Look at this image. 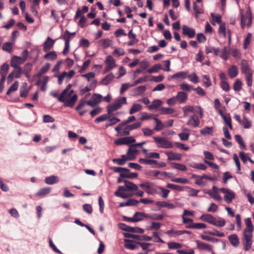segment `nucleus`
Listing matches in <instances>:
<instances>
[{
    "instance_id": "f257e3e1",
    "label": "nucleus",
    "mask_w": 254,
    "mask_h": 254,
    "mask_svg": "<svg viewBox=\"0 0 254 254\" xmlns=\"http://www.w3.org/2000/svg\"><path fill=\"white\" fill-rule=\"evenodd\" d=\"M117 182L118 183L123 182L125 185L118 187V190L115 192V195L116 196L120 197L123 198L130 197L132 196V194L126 193L125 191L138 190V186L131 182L127 180H123L121 178H119Z\"/></svg>"
},
{
    "instance_id": "f03ea898",
    "label": "nucleus",
    "mask_w": 254,
    "mask_h": 254,
    "mask_svg": "<svg viewBox=\"0 0 254 254\" xmlns=\"http://www.w3.org/2000/svg\"><path fill=\"white\" fill-rule=\"evenodd\" d=\"M246 225L243 232V244L245 251H249L252 247L253 243V232L254 226L250 218H247L245 220Z\"/></svg>"
},
{
    "instance_id": "7ed1b4c3",
    "label": "nucleus",
    "mask_w": 254,
    "mask_h": 254,
    "mask_svg": "<svg viewBox=\"0 0 254 254\" xmlns=\"http://www.w3.org/2000/svg\"><path fill=\"white\" fill-rule=\"evenodd\" d=\"M200 219L203 221L220 227H223L226 224L224 219L220 217L217 219L212 215L207 213L202 214L200 217Z\"/></svg>"
},
{
    "instance_id": "20e7f679",
    "label": "nucleus",
    "mask_w": 254,
    "mask_h": 254,
    "mask_svg": "<svg viewBox=\"0 0 254 254\" xmlns=\"http://www.w3.org/2000/svg\"><path fill=\"white\" fill-rule=\"evenodd\" d=\"M74 91L70 89L69 91L64 96V106L72 108L76 101L77 100L78 96L76 94H73Z\"/></svg>"
},
{
    "instance_id": "39448f33",
    "label": "nucleus",
    "mask_w": 254,
    "mask_h": 254,
    "mask_svg": "<svg viewBox=\"0 0 254 254\" xmlns=\"http://www.w3.org/2000/svg\"><path fill=\"white\" fill-rule=\"evenodd\" d=\"M127 104V98L125 97H121L115 101L112 104L109 105L107 108L108 115L111 114L113 112L121 108L123 104Z\"/></svg>"
},
{
    "instance_id": "423d86ee",
    "label": "nucleus",
    "mask_w": 254,
    "mask_h": 254,
    "mask_svg": "<svg viewBox=\"0 0 254 254\" xmlns=\"http://www.w3.org/2000/svg\"><path fill=\"white\" fill-rule=\"evenodd\" d=\"M153 139L159 147L171 148L173 146L172 143L165 137L154 136Z\"/></svg>"
},
{
    "instance_id": "0eeeda50",
    "label": "nucleus",
    "mask_w": 254,
    "mask_h": 254,
    "mask_svg": "<svg viewBox=\"0 0 254 254\" xmlns=\"http://www.w3.org/2000/svg\"><path fill=\"white\" fill-rule=\"evenodd\" d=\"M105 64V67L103 72L104 74L109 72L117 66L116 62L111 56H109L107 57Z\"/></svg>"
},
{
    "instance_id": "6e6552de",
    "label": "nucleus",
    "mask_w": 254,
    "mask_h": 254,
    "mask_svg": "<svg viewBox=\"0 0 254 254\" xmlns=\"http://www.w3.org/2000/svg\"><path fill=\"white\" fill-rule=\"evenodd\" d=\"M139 162L141 164L151 165L153 168H160L166 166L165 163L158 162L157 160H139Z\"/></svg>"
},
{
    "instance_id": "1a4fd4ad",
    "label": "nucleus",
    "mask_w": 254,
    "mask_h": 254,
    "mask_svg": "<svg viewBox=\"0 0 254 254\" xmlns=\"http://www.w3.org/2000/svg\"><path fill=\"white\" fill-rule=\"evenodd\" d=\"M219 190L223 193H225V195L224 196V199L227 203H230L232 200L235 198V193L231 190L222 188L219 189Z\"/></svg>"
},
{
    "instance_id": "9d476101",
    "label": "nucleus",
    "mask_w": 254,
    "mask_h": 254,
    "mask_svg": "<svg viewBox=\"0 0 254 254\" xmlns=\"http://www.w3.org/2000/svg\"><path fill=\"white\" fill-rule=\"evenodd\" d=\"M214 178L206 175L196 177L195 183L199 186H204L206 184L207 181H213Z\"/></svg>"
},
{
    "instance_id": "9b49d317",
    "label": "nucleus",
    "mask_w": 254,
    "mask_h": 254,
    "mask_svg": "<svg viewBox=\"0 0 254 254\" xmlns=\"http://www.w3.org/2000/svg\"><path fill=\"white\" fill-rule=\"evenodd\" d=\"M102 96L99 94L94 93L92 95L90 100L87 101V105L94 107L101 101Z\"/></svg>"
},
{
    "instance_id": "f8f14e48",
    "label": "nucleus",
    "mask_w": 254,
    "mask_h": 254,
    "mask_svg": "<svg viewBox=\"0 0 254 254\" xmlns=\"http://www.w3.org/2000/svg\"><path fill=\"white\" fill-rule=\"evenodd\" d=\"M247 19H249L247 25L248 27H249L252 24V17L251 12L249 11L247 12L246 15H245L243 14H241V26L242 28H244Z\"/></svg>"
},
{
    "instance_id": "ddd939ff",
    "label": "nucleus",
    "mask_w": 254,
    "mask_h": 254,
    "mask_svg": "<svg viewBox=\"0 0 254 254\" xmlns=\"http://www.w3.org/2000/svg\"><path fill=\"white\" fill-rule=\"evenodd\" d=\"M139 150L137 149L134 145H131L127 151L128 157L123 156L122 159H134L139 154Z\"/></svg>"
},
{
    "instance_id": "4468645a",
    "label": "nucleus",
    "mask_w": 254,
    "mask_h": 254,
    "mask_svg": "<svg viewBox=\"0 0 254 254\" xmlns=\"http://www.w3.org/2000/svg\"><path fill=\"white\" fill-rule=\"evenodd\" d=\"M124 236L125 238H130L138 241H148L152 240V238L151 237L147 236H139L129 233H125L124 234Z\"/></svg>"
},
{
    "instance_id": "2eb2a0df",
    "label": "nucleus",
    "mask_w": 254,
    "mask_h": 254,
    "mask_svg": "<svg viewBox=\"0 0 254 254\" xmlns=\"http://www.w3.org/2000/svg\"><path fill=\"white\" fill-rule=\"evenodd\" d=\"M183 34L188 36L189 38H192L195 36V31L193 28L184 25L182 26Z\"/></svg>"
},
{
    "instance_id": "dca6fc26",
    "label": "nucleus",
    "mask_w": 254,
    "mask_h": 254,
    "mask_svg": "<svg viewBox=\"0 0 254 254\" xmlns=\"http://www.w3.org/2000/svg\"><path fill=\"white\" fill-rule=\"evenodd\" d=\"M24 63L21 57L14 56L10 61V65L14 68L21 67L19 65Z\"/></svg>"
},
{
    "instance_id": "f3484780",
    "label": "nucleus",
    "mask_w": 254,
    "mask_h": 254,
    "mask_svg": "<svg viewBox=\"0 0 254 254\" xmlns=\"http://www.w3.org/2000/svg\"><path fill=\"white\" fill-rule=\"evenodd\" d=\"M55 41L48 37L43 44V51L47 52L50 50L53 47Z\"/></svg>"
},
{
    "instance_id": "a211bd4d",
    "label": "nucleus",
    "mask_w": 254,
    "mask_h": 254,
    "mask_svg": "<svg viewBox=\"0 0 254 254\" xmlns=\"http://www.w3.org/2000/svg\"><path fill=\"white\" fill-rule=\"evenodd\" d=\"M200 124L199 120L198 118V117L195 115H193L191 116L188 121L187 123V125L188 126H191L193 127H197L199 126Z\"/></svg>"
},
{
    "instance_id": "6ab92c4d",
    "label": "nucleus",
    "mask_w": 254,
    "mask_h": 254,
    "mask_svg": "<svg viewBox=\"0 0 254 254\" xmlns=\"http://www.w3.org/2000/svg\"><path fill=\"white\" fill-rule=\"evenodd\" d=\"M195 243L197 245V247L198 249L202 250L207 251L208 252L212 251V247L211 245L200 242L198 240H196Z\"/></svg>"
},
{
    "instance_id": "aec40b11",
    "label": "nucleus",
    "mask_w": 254,
    "mask_h": 254,
    "mask_svg": "<svg viewBox=\"0 0 254 254\" xmlns=\"http://www.w3.org/2000/svg\"><path fill=\"white\" fill-rule=\"evenodd\" d=\"M177 101L180 104H183L186 102L188 99V94L182 91L178 93L176 96Z\"/></svg>"
},
{
    "instance_id": "412c9836",
    "label": "nucleus",
    "mask_w": 254,
    "mask_h": 254,
    "mask_svg": "<svg viewBox=\"0 0 254 254\" xmlns=\"http://www.w3.org/2000/svg\"><path fill=\"white\" fill-rule=\"evenodd\" d=\"M228 239L231 244L234 247H237L240 244L239 239L238 236L234 234H232L228 237Z\"/></svg>"
},
{
    "instance_id": "4be33fe9",
    "label": "nucleus",
    "mask_w": 254,
    "mask_h": 254,
    "mask_svg": "<svg viewBox=\"0 0 254 254\" xmlns=\"http://www.w3.org/2000/svg\"><path fill=\"white\" fill-rule=\"evenodd\" d=\"M156 205L161 207H166L171 209L176 208V206L173 203L166 201H157Z\"/></svg>"
},
{
    "instance_id": "5701e85b",
    "label": "nucleus",
    "mask_w": 254,
    "mask_h": 254,
    "mask_svg": "<svg viewBox=\"0 0 254 254\" xmlns=\"http://www.w3.org/2000/svg\"><path fill=\"white\" fill-rule=\"evenodd\" d=\"M114 75L112 73H110L103 78L100 82V84L104 85H108L114 79Z\"/></svg>"
},
{
    "instance_id": "b1692460",
    "label": "nucleus",
    "mask_w": 254,
    "mask_h": 254,
    "mask_svg": "<svg viewBox=\"0 0 254 254\" xmlns=\"http://www.w3.org/2000/svg\"><path fill=\"white\" fill-rule=\"evenodd\" d=\"M241 70L242 73L245 74H248V73L253 72L252 70L249 67L247 62L246 60H243L242 61V67Z\"/></svg>"
},
{
    "instance_id": "393cba45",
    "label": "nucleus",
    "mask_w": 254,
    "mask_h": 254,
    "mask_svg": "<svg viewBox=\"0 0 254 254\" xmlns=\"http://www.w3.org/2000/svg\"><path fill=\"white\" fill-rule=\"evenodd\" d=\"M51 188L49 187H46L40 189L36 193V195L38 197H42L51 192Z\"/></svg>"
},
{
    "instance_id": "a878e982",
    "label": "nucleus",
    "mask_w": 254,
    "mask_h": 254,
    "mask_svg": "<svg viewBox=\"0 0 254 254\" xmlns=\"http://www.w3.org/2000/svg\"><path fill=\"white\" fill-rule=\"evenodd\" d=\"M136 222L143 220L145 218H148V214L144 212H136L133 215Z\"/></svg>"
},
{
    "instance_id": "bb28decb",
    "label": "nucleus",
    "mask_w": 254,
    "mask_h": 254,
    "mask_svg": "<svg viewBox=\"0 0 254 254\" xmlns=\"http://www.w3.org/2000/svg\"><path fill=\"white\" fill-rule=\"evenodd\" d=\"M238 70L237 67L233 65L230 67L228 69V74L230 78H233L237 76Z\"/></svg>"
},
{
    "instance_id": "cd10ccee",
    "label": "nucleus",
    "mask_w": 254,
    "mask_h": 254,
    "mask_svg": "<svg viewBox=\"0 0 254 254\" xmlns=\"http://www.w3.org/2000/svg\"><path fill=\"white\" fill-rule=\"evenodd\" d=\"M230 50L229 46L224 47L220 55V57L225 61L227 60L229 57Z\"/></svg>"
},
{
    "instance_id": "c85d7f7f",
    "label": "nucleus",
    "mask_w": 254,
    "mask_h": 254,
    "mask_svg": "<svg viewBox=\"0 0 254 254\" xmlns=\"http://www.w3.org/2000/svg\"><path fill=\"white\" fill-rule=\"evenodd\" d=\"M59 179L58 177L56 176H51L45 178V182L47 184L53 185L58 183Z\"/></svg>"
},
{
    "instance_id": "c756f323",
    "label": "nucleus",
    "mask_w": 254,
    "mask_h": 254,
    "mask_svg": "<svg viewBox=\"0 0 254 254\" xmlns=\"http://www.w3.org/2000/svg\"><path fill=\"white\" fill-rule=\"evenodd\" d=\"M212 190L213 193L211 197L215 200H216L218 201H222V197H221L218 192L219 189L216 186H213L212 187Z\"/></svg>"
},
{
    "instance_id": "7c9ffc66",
    "label": "nucleus",
    "mask_w": 254,
    "mask_h": 254,
    "mask_svg": "<svg viewBox=\"0 0 254 254\" xmlns=\"http://www.w3.org/2000/svg\"><path fill=\"white\" fill-rule=\"evenodd\" d=\"M112 41L109 39H103L99 40L98 43L103 47L104 49H107L111 46L112 44Z\"/></svg>"
},
{
    "instance_id": "2f4dec72",
    "label": "nucleus",
    "mask_w": 254,
    "mask_h": 254,
    "mask_svg": "<svg viewBox=\"0 0 254 254\" xmlns=\"http://www.w3.org/2000/svg\"><path fill=\"white\" fill-rule=\"evenodd\" d=\"M143 152L146 155V157L148 159H158L160 157L159 154L157 152H151L147 153V150L145 149H143Z\"/></svg>"
},
{
    "instance_id": "473e14b6",
    "label": "nucleus",
    "mask_w": 254,
    "mask_h": 254,
    "mask_svg": "<svg viewBox=\"0 0 254 254\" xmlns=\"http://www.w3.org/2000/svg\"><path fill=\"white\" fill-rule=\"evenodd\" d=\"M154 120L156 123V126L154 128L155 130L160 131L164 128L165 125L160 120H159L156 117L154 118Z\"/></svg>"
},
{
    "instance_id": "72a5a7b5",
    "label": "nucleus",
    "mask_w": 254,
    "mask_h": 254,
    "mask_svg": "<svg viewBox=\"0 0 254 254\" xmlns=\"http://www.w3.org/2000/svg\"><path fill=\"white\" fill-rule=\"evenodd\" d=\"M125 244L124 245L125 247L129 250H134L137 248V246L136 245L132 244L131 243L132 242V240L128 239H125Z\"/></svg>"
},
{
    "instance_id": "f704fd0d",
    "label": "nucleus",
    "mask_w": 254,
    "mask_h": 254,
    "mask_svg": "<svg viewBox=\"0 0 254 254\" xmlns=\"http://www.w3.org/2000/svg\"><path fill=\"white\" fill-rule=\"evenodd\" d=\"M50 64L47 63L44 66L41 67L38 73L36 74V76L38 77H41L43 74L46 73L49 69Z\"/></svg>"
},
{
    "instance_id": "c9c22d12",
    "label": "nucleus",
    "mask_w": 254,
    "mask_h": 254,
    "mask_svg": "<svg viewBox=\"0 0 254 254\" xmlns=\"http://www.w3.org/2000/svg\"><path fill=\"white\" fill-rule=\"evenodd\" d=\"M162 103V102L160 100H159V99L154 100L152 102V104L150 105H149L148 106V108L150 110H152L156 109V108H158L159 107H160Z\"/></svg>"
},
{
    "instance_id": "e433bc0d",
    "label": "nucleus",
    "mask_w": 254,
    "mask_h": 254,
    "mask_svg": "<svg viewBox=\"0 0 254 254\" xmlns=\"http://www.w3.org/2000/svg\"><path fill=\"white\" fill-rule=\"evenodd\" d=\"M71 84H69L67 85V86L66 87V88L62 91V93L59 97L58 100L60 102H64V96L66 95V94L69 91V90L70 89L71 87Z\"/></svg>"
},
{
    "instance_id": "4c0bfd02",
    "label": "nucleus",
    "mask_w": 254,
    "mask_h": 254,
    "mask_svg": "<svg viewBox=\"0 0 254 254\" xmlns=\"http://www.w3.org/2000/svg\"><path fill=\"white\" fill-rule=\"evenodd\" d=\"M242 85V82L239 79H237L233 84V89L236 92H239L241 90Z\"/></svg>"
},
{
    "instance_id": "58836bf2",
    "label": "nucleus",
    "mask_w": 254,
    "mask_h": 254,
    "mask_svg": "<svg viewBox=\"0 0 254 254\" xmlns=\"http://www.w3.org/2000/svg\"><path fill=\"white\" fill-rule=\"evenodd\" d=\"M123 229L128 232H136L141 234L143 233L144 231V230L141 228L138 227L133 228L129 226H127L126 228H123Z\"/></svg>"
},
{
    "instance_id": "ea45409f",
    "label": "nucleus",
    "mask_w": 254,
    "mask_h": 254,
    "mask_svg": "<svg viewBox=\"0 0 254 254\" xmlns=\"http://www.w3.org/2000/svg\"><path fill=\"white\" fill-rule=\"evenodd\" d=\"M57 58V55L55 51H51L44 56V58L47 60L54 61Z\"/></svg>"
},
{
    "instance_id": "a19ab883",
    "label": "nucleus",
    "mask_w": 254,
    "mask_h": 254,
    "mask_svg": "<svg viewBox=\"0 0 254 254\" xmlns=\"http://www.w3.org/2000/svg\"><path fill=\"white\" fill-rule=\"evenodd\" d=\"M183 111L184 117H186L189 113H194L195 112L194 107L189 105L184 107Z\"/></svg>"
},
{
    "instance_id": "79ce46f5",
    "label": "nucleus",
    "mask_w": 254,
    "mask_h": 254,
    "mask_svg": "<svg viewBox=\"0 0 254 254\" xmlns=\"http://www.w3.org/2000/svg\"><path fill=\"white\" fill-rule=\"evenodd\" d=\"M223 120L225 123L228 126L230 129H233L232 120L230 115L229 114H226V116L224 117Z\"/></svg>"
},
{
    "instance_id": "37998d69",
    "label": "nucleus",
    "mask_w": 254,
    "mask_h": 254,
    "mask_svg": "<svg viewBox=\"0 0 254 254\" xmlns=\"http://www.w3.org/2000/svg\"><path fill=\"white\" fill-rule=\"evenodd\" d=\"M146 89V87L144 85H141L138 86L137 88L133 89L135 95H139L144 93Z\"/></svg>"
},
{
    "instance_id": "c03bdc74",
    "label": "nucleus",
    "mask_w": 254,
    "mask_h": 254,
    "mask_svg": "<svg viewBox=\"0 0 254 254\" xmlns=\"http://www.w3.org/2000/svg\"><path fill=\"white\" fill-rule=\"evenodd\" d=\"M142 108V105L139 104H134L132 105V107L130 109L129 113L130 114H132L141 110Z\"/></svg>"
},
{
    "instance_id": "a18cd8bd",
    "label": "nucleus",
    "mask_w": 254,
    "mask_h": 254,
    "mask_svg": "<svg viewBox=\"0 0 254 254\" xmlns=\"http://www.w3.org/2000/svg\"><path fill=\"white\" fill-rule=\"evenodd\" d=\"M18 82L17 81H15L7 91L6 95H9L12 92L16 91L18 89Z\"/></svg>"
},
{
    "instance_id": "49530a36",
    "label": "nucleus",
    "mask_w": 254,
    "mask_h": 254,
    "mask_svg": "<svg viewBox=\"0 0 254 254\" xmlns=\"http://www.w3.org/2000/svg\"><path fill=\"white\" fill-rule=\"evenodd\" d=\"M108 120L110 122V123L106 125V127H107L109 126H112L120 121V120L119 118L116 117H112L111 114L109 115V118Z\"/></svg>"
},
{
    "instance_id": "de8ad7c7",
    "label": "nucleus",
    "mask_w": 254,
    "mask_h": 254,
    "mask_svg": "<svg viewBox=\"0 0 254 254\" xmlns=\"http://www.w3.org/2000/svg\"><path fill=\"white\" fill-rule=\"evenodd\" d=\"M206 227V225L202 223H196L192 224V225H189L188 226H187V228H193V229H203L205 228Z\"/></svg>"
},
{
    "instance_id": "09e8293b",
    "label": "nucleus",
    "mask_w": 254,
    "mask_h": 254,
    "mask_svg": "<svg viewBox=\"0 0 254 254\" xmlns=\"http://www.w3.org/2000/svg\"><path fill=\"white\" fill-rule=\"evenodd\" d=\"M188 72L186 71H181L177 72L172 76V78H182L185 79L187 77Z\"/></svg>"
},
{
    "instance_id": "8fccbe9b",
    "label": "nucleus",
    "mask_w": 254,
    "mask_h": 254,
    "mask_svg": "<svg viewBox=\"0 0 254 254\" xmlns=\"http://www.w3.org/2000/svg\"><path fill=\"white\" fill-rule=\"evenodd\" d=\"M148 218L152 220H160L164 218L163 215L157 213L148 214Z\"/></svg>"
},
{
    "instance_id": "3c124183",
    "label": "nucleus",
    "mask_w": 254,
    "mask_h": 254,
    "mask_svg": "<svg viewBox=\"0 0 254 254\" xmlns=\"http://www.w3.org/2000/svg\"><path fill=\"white\" fill-rule=\"evenodd\" d=\"M200 132L203 135L211 134L213 133V127H206L200 130Z\"/></svg>"
},
{
    "instance_id": "603ef678",
    "label": "nucleus",
    "mask_w": 254,
    "mask_h": 254,
    "mask_svg": "<svg viewBox=\"0 0 254 254\" xmlns=\"http://www.w3.org/2000/svg\"><path fill=\"white\" fill-rule=\"evenodd\" d=\"M161 114L168 115L172 114L175 112V110L171 108L162 107L160 108Z\"/></svg>"
},
{
    "instance_id": "864d4df0",
    "label": "nucleus",
    "mask_w": 254,
    "mask_h": 254,
    "mask_svg": "<svg viewBox=\"0 0 254 254\" xmlns=\"http://www.w3.org/2000/svg\"><path fill=\"white\" fill-rule=\"evenodd\" d=\"M252 39V34L251 33L248 34L247 37L245 38L244 41L243 48L245 50L247 49L249 46Z\"/></svg>"
},
{
    "instance_id": "5fc2aeb1",
    "label": "nucleus",
    "mask_w": 254,
    "mask_h": 254,
    "mask_svg": "<svg viewBox=\"0 0 254 254\" xmlns=\"http://www.w3.org/2000/svg\"><path fill=\"white\" fill-rule=\"evenodd\" d=\"M15 69L12 71L15 78H19L23 73L21 67L14 68Z\"/></svg>"
},
{
    "instance_id": "6e6d98bb",
    "label": "nucleus",
    "mask_w": 254,
    "mask_h": 254,
    "mask_svg": "<svg viewBox=\"0 0 254 254\" xmlns=\"http://www.w3.org/2000/svg\"><path fill=\"white\" fill-rule=\"evenodd\" d=\"M190 165L191 167L198 170H205L206 169V166L202 163H194L190 164Z\"/></svg>"
},
{
    "instance_id": "4d7b16f0",
    "label": "nucleus",
    "mask_w": 254,
    "mask_h": 254,
    "mask_svg": "<svg viewBox=\"0 0 254 254\" xmlns=\"http://www.w3.org/2000/svg\"><path fill=\"white\" fill-rule=\"evenodd\" d=\"M71 38L70 33L68 30H66L62 36V38L64 40L65 43H67V42L68 44L70 43V39Z\"/></svg>"
},
{
    "instance_id": "13d9d810",
    "label": "nucleus",
    "mask_w": 254,
    "mask_h": 254,
    "mask_svg": "<svg viewBox=\"0 0 254 254\" xmlns=\"http://www.w3.org/2000/svg\"><path fill=\"white\" fill-rule=\"evenodd\" d=\"M162 69V65L160 64H156L152 67L147 70V72L149 73L157 72L159 69Z\"/></svg>"
},
{
    "instance_id": "bf43d9fd",
    "label": "nucleus",
    "mask_w": 254,
    "mask_h": 254,
    "mask_svg": "<svg viewBox=\"0 0 254 254\" xmlns=\"http://www.w3.org/2000/svg\"><path fill=\"white\" fill-rule=\"evenodd\" d=\"M171 165L172 167L179 170L186 171L187 169L186 166L181 164L172 163Z\"/></svg>"
},
{
    "instance_id": "052dcab7",
    "label": "nucleus",
    "mask_w": 254,
    "mask_h": 254,
    "mask_svg": "<svg viewBox=\"0 0 254 254\" xmlns=\"http://www.w3.org/2000/svg\"><path fill=\"white\" fill-rule=\"evenodd\" d=\"M141 114H142V117H141L140 120L142 121L147 120H150V119L154 120V118H156L157 116V115L148 114L145 112L142 113Z\"/></svg>"
},
{
    "instance_id": "680f3d73",
    "label": "nucleus",
    "mask_w": 254,
    "mask_h": 254,
    "mask_svg": "<svg viewBox=\"0 0 254 254\" xmlns=\"http://www.w3.org/2000/svg\"><path fill=\"white\" fill-rule=\"evenodd\" d=\"M12 49V44L10 42H6L3 44L2 49L8 53H11Z\"/></svg>"
},
{
    "instance_id": "e2e57ef3",
    "label": "nucleus",
    "mask_w": 254,
    "mask_h": 254,
    "mask_svg": "<svg viewBox=\"0 0 254 254\" xmlns=\"http://www.w3.org/2000/svg\"><path fill=\"white\" fill-rule=\"evenodd\" d=\"M171 181L175 183H181L183 184H187L189 182L187 179L184 178H177L172 179Z\"/></svg>"
},
{
    "instance_id": "0e129e2a",
    "label": "nucleus",
    "mask_w": 254,
    "mask_h": 254,
    "mask_svg": "<svg viewBox=\"0 0 254 254\" xmlns=\"http://www.w3.org/2000/svg\"><path fill=\"white\" fill-rule=\"evenodd\" d=\"M187 77L190 81L194 83H197L199 82L198 77L195 73L189 74L187 75Z\"/></svg>"
},
{
    "instance_id": "69168bd1",
    "label": "nucleus",
    "mask_w": 254,
    "mask_h": 254,
    "mask_svg": "<svg viewBox=\"0 0 254 254\" xmlns=\"http://www.w3.org/2000/svg\"><path fill=\"white\" fill-rule=\"evenodd\" d=\"M168 246L170 249H176L181 248L182 245L176 242H169L168 243Z\"/></svg>"
},
{
    "instance_id": "338daca9",
    "label": "nucleus",
    "mask_w": 254,
    "mask_h": 254,
    "mask_svg": "<svg viewBox=\"0 0 254 254\" xmlns=\"http://www.w3.org/2000/svg\"><path fill=\"white\" fill-rule=\"evenodd\" d=\"M202 77L203 78V82L205 86L206 87L210 86L211 85V81L209 76L203 75Z\"/></svg>"
},
{
    "instance_id": "774afa93",
    "label": "nucleus",
    "mask_w": 254,
    "mask_h": 254,
    "mask_svg": "<svg viewBox=\"0 0 254 254\" xmlns=\"http://www.w3.org/2000/svg\"><path fill=\"white\" fill-rule=\"evenodd\" d=\"M218 209V206L214 203H211L208 207L207 211L209 212H216Z\"/></svg>"
}]
</instances>
